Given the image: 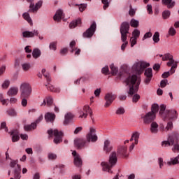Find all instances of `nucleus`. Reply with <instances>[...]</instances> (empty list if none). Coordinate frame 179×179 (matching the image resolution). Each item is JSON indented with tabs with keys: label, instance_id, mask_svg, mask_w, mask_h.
<instances>
[{
	"label": "nucleus",
	"instance_id": "39",
	"mask_svg": "<svg viewBox=\"0 0 179 179\" xmlns=\"http://www.w3.org/2000/svg\"><path fill=\"white\" fill-rule=\"evenodd\" d=\"M158 111H159V104L153 103L152 105L151 111L150 113H152V114H155V115H156V114H157Z\"/></svg>",
	"mask_w": 179,
	"mask_h": 179
},
{
	"label": "nucleus",
	"instance_id": "51",
	"mask_svg": "<svg viewBox=\"0 0 179 179\" xmlns=\"http://www.w3.org/2000/svg\"><path fill=\"white\" fill-rule=\"evenodd\" d=\"M125 113V109L122 107L118 108L116 110V114L117 115H122V114Z\"/></svg>",
	"mask_w": 179,
	"mask_h": 179
},
{
	"label": "nucleus",
	"instance_id": "37",
	"mask_svg": "<svg viewBox=\"0 0 179 179\" xmlns=\"http://www.w3.org/2000/svg\"><path fill=\"white\" fill-rule=\"evenodd\" d=\"M21 66L24 72H27L28 71H30V68H31V64L29 62H25L22 64Z\"/></svg>",
	"mask_w": 179,
	"mask_h": 179
},
{
	"label": "nucleus",
	"instance_id": "31",
	"mask_svg": "<svg viewBox=\"0 0 179 179\" xmlns=\"http://www.w3.org/2000/svg\"><path fill=\"white\" fill-rule=\"evenodd\" d=\"M11 136L13 142H17L20 139V137L19 136V133H17V130H13L11 131Z\"/></svg>",
	"mask_w": 179,
	"mask_h": 179
},
{
	"label": "nucleus",
	"instance_id": "40",
	"mask_svg": "<svg viewBox=\"0 0 179 179\" xmlns=\"http://www.w3.org/2000/svg\"><path fill=\"white\" fill-rule=\"evenodd\" d=\"M144 75L145 78H152L153 77V73L152 68H148L145 71Z\"/></svg>",
	"mask_w": 179,
	"mask_h": 179
},
{
	"label": "nucleus",
	"instance_id": "61",
	"mask_svg": "<svg viewBox=\"0 0 179 179\" xmlns=\"http://www.w3.org/2000/svg\"><path fill=\"white\" fill-rule=\"evenodd\" d=\"M136 40H138V39H136V38H133V37H131L130 38V45H131V48L134 47V45H136Z\"/></svg>",
	"mask_w": 179,
	"mask_h": 179
},
{
	"label": "nucleus",
	"instance_id": "41",
	"mask_svg": "<svg viewBox=\"0 0 179 179\" xmlns=\"http://www.w3.org/2000/svg\"><path fill=\"white\" fill-rule=\"evenodd\" d=\"M152 40L154 41V43H159V41H160V34L159 33V31H156L153 36H152Z\"/></svg>",
	"mask_w": 179,
	"mask_h": 179
},
{
	"label": "nucleus",
	"instance_id": "47",
	"mask_svg": "<svg viewBox=\"0 0 179 179\" xmlns=\"http://www.w3.org/2000/svg\"><path fill=\"white\" fill-rule=\"evenodd\" d=\"M172 152L173 153H178L179 152V143H173V145H172Z\"/></svg>",
	"mask_w": 179,
	"mask_h": 179
},
{
	"label": "nucleus",
	"instance_id": "16",
	"mask_svg": "<svg viewBox=\"0 0 179 179\" xmlns=\"http://www.w3.org/2000/svg\"><path fill=\"white\" fill-rule=\"evenodd\" d=\"M166 65L168 66H171L170 71H171V75H173V73H176V69H177V62L173 59V57L171 59H169V62H167Z\"/></svg>",
	"mask_w": 179,
	"mask_h": 179
},
{
	"label": "nucleus",
	"instance_id": "21",
	"mask_svg": "<svg viewBox=\"0 0 179 179\" xmlns=\"http://www.w3.org/2000/svg\"><path fill=\"white\" fill-rule=\"evenodd\" d=\"M41 6H43V1L41 0L38 2H37L35 5L31 3L29 6V10L31 12H37V10H38V9L41 8Z\"/></svg>",
	"mask_w": 179,
	"mask_h": 179
},
{
	"label": "nucleus",
	"instance_id": "6",
	"mask_svg": "<svg viewBox=\"0 0 179 179\" xmlns=\"http://www.w3.org/2000/svg\"><path fill=\"white\" fill-rule=\"evenodd\" d=\"M10 167L13 169L14 178L15 179L22 178V176H20V165L17 164V160H11L10 162Z\"/></svg>",
	"mask_w": 179,
	"mask_h": 179
},
{
	"label": "nucleus",
	"instance_id": "46",
	"mask_svg": "<svg viewBox=\"0 0 179 179\" xmlns=\"http://www.w3.org/2000/svg\"><path fill=\"white\" fill-rule=\"evenodd\" d=\"M110 69H111L112 75H116L117 73H118V68L114 66L113 64L110 65Z\"/></svg>",
	"mask_w": 179,
	"mask_h": 179
},
{
	"label": "nucleus",
	"instance_id": "7",
	"mask_svg": "<svg viewBox=\"0 0 179 179\" xmlns=\"http://www.w3.org/2000/svg\"><path fill=\"white\" fill-rule=\"evenodd\" d=\"M128 33H129V23L124 22L120 26L121 40H127Z\"/></svg>",
	"mask_w": 179,
	"mask_h": 179
},
{
	"label": "nucleus",
	"instance_id": "4",
	"mask_svg": "<svg viewBox=\"0 0 179 179\" xmlns=\"http://www.w3.org/2000/svg\"><path fill=\"white\" fill-rule=\"evenodd\" d=\"M21 92L20 97H30L31 94V86L28 83H22L20 86Z\"/></svg>",
	"mask_w": 179,
	"mask_h": 179
},
{
	"label": "nucleus",
	"instance_id": "18",
	"mask_svg": "<svg viewBox=\"0 0 179 179\" xmlns=\"http://www.w3.org/2000/svg\"><path fill=\"white\" fill-rule=\"evenodd\" d=\"M75 118V115L71 112H68L64 115V125H68V124H70V122H72V120Z\"/></svg>",
	"mask_w": 179,
	"mask_h": 179
},
{
	"label": "nucleus",
	"instance_id": "26",
	"mask_svg": "<svg viewBox=\"0 0 179 179\" xmlns=\"http://www.w3.org/2000/svg\"><path fill=\"white\" fill-rule=\"evenodd\" d=\"M45 120L46 122H54V120H55V114L48 112L45 114Z\"/></svg>",
	"mask_w": 179,
	"mask_h": 179
},
{
	"label": "nucleus",
	"instance_id": "3",
	"mask_svg": "<svg viewBox=\"0 0 179 179\" xmlns=\"http://www.w3.org/2000/svg\"><path fill=\"white\" fill-rule=\"evenodd\" d=\"M148 66H150V64L143 60H140L136 62L132 66V71L135 72V73H137V75H141V73H143L145 69Z\"/></svg>",
	"mask_w": 179,
	"mask_h": 179
},
{
	"label": "nucleus",
	"instance_id": "13",
	"mask_svg": "<svg viewBox=\"0 0 179 179\" xmlns=\"http://www.w3.org/2000/svg\"><path fill=\"white\" fill-rule=\"evenodd\" d=\"M88 144H89V141L83 138H76L74 140V145L75 146L78 148V149L85 148V146H87Z\"/></svg>",
	"mask_w": 179,
	"mask_h": 179
},
{
	"label": "nucleus",
	"instance_id": "56",
	"mask_svg": "<svg viewBox=\"0 0 179 179\" xmlns=\"http://www.w3.org/2000/svg\"><path fill=\"white\" fill-rule=\"evenodd\" d=\"M21 99H22L21 101L22 107H27V99L29 97H21Z\"/></svg>",
	"mask_w": 179,
	"mask_h": 179
},
{
	"label": "nucleus",
	"instance_id": "63",
	"mask_svg": "<svg viewBox=\"0 0 179 179\" xmlns=\"http://www.w3.org/2000/svg\"><path fill=\"white\" fill-rule=\"evenodd\" d=\"M48 159L50 160H55L57 159V155L54 153H49L48 154Z\"/></svg>",
	"mask_w": 179,
	"mask_h": 179
},
{
	"label": "nucleus",
	"instance_id": "22",
	"mask_svg": "<svg viewBox=\"0 0 179 179\" xmlns=\"http://www.w3.org/2000/svg\"><path fill=\"white\" fill-rule=\"evenodd\" d=\"M150 131L153 135L159 134V124L156 122H152L150 124Z\"/></svg>",
	"mask_w": 179,
	"mask_h": 179
},
{
	"label": "nucleus",
	"instance_id": "54",
	"mask_svg": "<svg viewBox=\"0 0 179 179\" xmlns=\"http://www.w3.org/2000/svg\"><path fill=\"white\" fill-rule=\"evenodd\" d=\"M140 99H141V95L136 94L133 96L132 101H133V103H138V101H139Z\"/></svg>",
	"mask_w": 179,
	"mask_h": 179
},
{
	"label": "nucleus",
	"instance_id": "29",
	"mask_svg": "<svg viewBox=\"0 0 179 179\" xmlns=\"http://www.w3.org/2000/svg\"><path fill=\"white\" fill-rule=\"evenodd\" d=\"M162 4L166 5L168 9H171V8H174L176 6V1L173 0H162Z\"/></svg>",
	"mask_w": 179,
	"mask_h": 179
},
{
	"label": "nucleus",
	"instance_id": "52",
	"mask_svg": "<svg viewBox=\"0 0 179 179\" xmlns=\"http://www.w3.org/2000/svg\"><path fill=\"white\" fill-rule=\"evenodd\" d=\"M152 36H153V34H152L150 31L145 33L143 37V41H145V40H147V38H150Z\"/></svg>",
	"mask_w": 179,
	"mask_h": 179
},
{
	"label": "nucleus",
	"instance_id": "57",
	"mask_svg": "<svg viewBox=\"0 0 179 179\" xmlns=\"http://www.w3.org/2000/svg\"><path fill=\"white\" fill-rule=\"evenodd\" d=\"M173 129V122H169L166 127H165V131H171Z\"/></svg>",
	"mask_w": 179,
	"mask_h": 179
},
{
	"label": "nucleus",
	"instance_id": "30",
	"mask_svg": "<svg viewBox=\"0 0 179 179\" xmlns=\"http://www.w3.org/2000/svg\"><path fill=\"white\" fill-rule=\"evenodd\" d=\"M166 164L168 166H176V164H179V156L171 158L170 161H169Z\"/></svg>",
	"mask_w": 179,
	"mask_h": 179
},
{
	"label": "nucleus",
	"instance_id": "12",
	"mask_svg": "<svg viewBox=\"0 0 179 179\" xmlns=\"http://www.w3.org/2000/svg\"><path fill=\"white\" fill-rule=\"evenodd\" d=\"M141 118L144 124H150L152 121H155L156 119V115L151 112H148L145 115L141 116Z\"/></svg>",
	"mask_w": 179,
	"mask_h": 179
},
{
	"label": "nucleus",
	"instance_id": "20",
	"mask_svg": "<svg viewBox=\"0 0 179 179\" xmlns=\"http://www.w3.org/2000/svg\"><path fill=\"white\" fill-rule=\"evenodd\" d=\"M76 42L75 41H72L70 43V51L71 52L73 53L75 55H79L80 54V49H78V48H76Z\"/></svg>",
	"mask_w": 179,
	"mask_h": 179
},
{
	"label": "nucleus",
	"instance_id": "25",
	"mask_svg": "<svg viewBox=\"0 0 179 179\" xmlns=\"http://www.w3.org/2000/svg\"><path fill=\"white\" fill-rule=\"evenodd\" d=\"M174 145V137L173 136H170L168 138L167 141H162V146H164V148L167 146H173Z\"/></svg>",
	"mask_w": 179,
	"mask_h": 179
},
{
	"label": "nucleus",
	"instance_id": "1",
	"mask_svg": "<svg viewBox=\"0 0 179 179\" xmlns=\"http://www.w3.org/2000/svg\"><path fill=\"white\" fill-rule=\"evenodd\" d=\"M125 83L129 87L128 94L132 96L138 92L139 89V85H141V78L136 76V75L129 76L125 80Z\"/></svg>",
	"mask_w": 179,
	"mask_h": 179
},
{
	"label": "nucleus",
	"instance_id": "10",
	"mask_svg": "<svg viewBox=\"0 0 179 179\" xmlns=\"http://www.w3.org/2000/svg\"><path fill=\"white\" fill-rule=\"evenodd\" d=\"M72 155L73 156V164L76 166V167H78V169H80L82 166L83 165V161L82 160V157H80V155L76 152V151H73Z\"/></svg>",
	"mask_w": 179,
	"mask_h": 179
},
{
	"label": "nucleus",
	"instance_id": "36",
	"mask_svg": "<svg viewBox=\"0 0 179 179\" xmlns=\"http://www.w3.org/2000/svg\"><path fill=\"white\" fill-rule=\"evenodd\" d=\"M22 17L29 24H33V20H31V17H30V14H29V13H24Z\"/></svg>",
	"mask_w": 179,
	"mask_h": 179
},
{
	"label": "nucleus",
	"instance_id": "64",
	"mask_svg": "<svg viewBox=\"0 0 179 179\" xmlns=\"http://www.w3.org/2000/svg\"><path fill=\"white\" fill-rule=\"evenodd\" d=\"M87 7V4L86 3L80 4L79 6L80 12H83V10H85Z\"/></svg>",
	"mask_w": 179,
	"mask_h": 179
},
{
	"label": "nucleus",
	"instance_id": "24",
	"mask_svg": "<svg viewBox=\"0 0 179 179\" xmlns=\"http://www.w3.org/2000/svg\"><path fill=\"white\" fill-rule=\"evenodd\" d=\"M64 17V12L62 10H57L55 14L53 19L55 22H61Z\"/></svg>",
	"mask_w": 179,
	"mask_h": 179
},
{
	"label": "nucleus",
	"instance_id": "55",
	"mask_svg": "<svg viewBox=\"0 0 179 179\" xmlns=\"http://www.w3.org/2000/svg\"><path fill=\"white\" fill-rule=\"evenodd\" d=\"M122 44L121 45V50L122 51H125V48H127V45H128V42L127 41V39L122 40Z\"/></svg>",
	"mask_w": 179,
	"mask_h": 179
},
{
	"label": "nucleus",
	"instance_id": "33",
	"mask_svg": "<svg viewBox=\"0 0 179 179\" xmlns=\"http://www.w3.org/2000/svg\"><path fill=\"white\" fill-rule=\"evenodd\" d=\"M52 103H54L52 98L51 96H48L43 100L41 106H45V104H48V106H51Z\"/></svg>",
	"mask_w": 179,
	"mask_h": 179
},
{
	"label": "nucleus",
	"instance_id": "34",
	"mask_svg": "<svg viewBox=\"0 0 179 179\" xmlns=\"http://www.w3.org/2000/svg\"><path fill=\"white\" fill-rule=\"evenodd\" d=\"M141 136V134L138 131H135L131 135L132 139L134 141V145H138V143L139 142V136Z\"/></svg>",
	"mask_w": 179,
	"mask_h": 179
},
{
	"label": "nucleus",
	"instance_id": "49",
	"mask_svg": "<svg viewBox=\"0 0 179 179\" xmlns=\"http://www.w3.org/2000/svg\"><path fill=\"white\" fill-rule=\"evenodd\" d=\"M49 48L52 51H57V42H51L49 45Z\"/></svg>",
	"mask_w": 179,
	"mask_h": 179
},
{
	"label": "nucleus",
	"instance_id": "2",
	"mask_svg": "<svg viewBox=\"0 0 179 179\" xmlns=\"http://www.w3.org/2000/svg\"><path fill=\"white\" fill-rule=\"evenodd\" d=\"M117 152H112L109 156L108 162H102L101 166H102L103 171H107L109 174H113L112 167H114L117 164Z\"/></svg>",
	"mask_w": 179,
	"mask_h": 179
},
{
	"label": "nucleus",
	"instance_id": "35",
	"mask_svg": "<svg viewBox=\"0 0 179 179\" xmlns=\"http://www.w3.org/2000/svg\"><path fill=\"white\" fill-rule=\"evenodd\" d=\"M166 111V105H161L160 106V110H159V115H161L162 118L166 119V115L167 113Z\"/></svg>",
	"mask_w": 179,
	"mask_h": 179
},
{
	"label": "nucleus",
	"instance_id": "8",
	"mask_svg": "<svg viewBox=\"0 0 179 179\" xmlns=\"http://www.w3.org/2000/svg\"><path fill=\"white\" fill-rule=\"evenodd\" d=\"M86 138L88 143L89 142H97L99 137L97 136V134H96V128L90 127V131L87 134Z\"/></svg>",
	"mask_w": 179,
	"mask_h": 179
},
{
	"label": "nucleus",
	"instance_id": "48",
	"mask_svg": "<svg viewBox=\"0 0 179 179\" xmlns=\"http://www.w3.org/2000/svg\"><path fill=\"white\" fill-rule=\"evenodd\" d=\"M171 15V13L170 12V10H166L162 13V17L163 19H169Z\"/></svg>",
	"mask_w": 179,
	"mask_h": 179
},
{
	"label": "nucleus",
	"instance_id": "9",
	"mask_svg": "<svg viewBox=\"0 0 179 179\" xmlns=\"http://www.w3.org/2000/svg\"><path fill=\"white\" fill-rule=\"evenodd\" d=\"M96 27L97 25L96 24V22H93L90 28H88L86 31L83 33V37L85 38H91V37H93V34H94V31H96Z\"/></svg>",
	"mask_w": 179,
	"mask_h": 179
},
{
	"label": "nucleus",
	"instance_id": "58",
	"mask_svg": "<svg viewBox=\"0 0 179 179\" xmlns=\"http://www.w3.org/2000/svg\"><path fill=\"white\" fill-rule=\"evenodd\" d=\"M7 114H8V115H10L11 117H15V115H16V110H15V109H9L7 111Z\"/></svg>",
	"mask_w": 179,
	"mask_h": 179
},
{
	"label": "nucleus",
	"instance_id": "32",
	"mask_svg": "<svg viewBox=\"0 0 179 179\" xmlns=\"http://www.w3.org/2000/svg\"><path fill=\"white\" fill-rule=\"evenodd\" d=\"M32 57L34 59H37V58H40L41 57V50L38 48H35L32 51Z\"/></svg>",
	"mask_w": 179,
	"mask_h": 179
},
{
	"label": "nucleus",
	"instance_id": "14",
	"mask_svg": "<svg viewBox=\"0 0 179 179\" xmlns=\"http://www.w3.org/2000/svg\"><path fill=\"white\" fill-rule=\"evenodd\" d=\"M166 117L168 120H171L172 121L176 120L177 117H178V114H177V110L174 109L166 110Z\"/></svg>",
	"mask_w": 179,
	"mask_h": 179
},
{
	"label": "nucleus",
	"instance_id": "50",
	"mask_svg": "<svg viewBox=\"0 0 179 179\" xmlns=\"http://www.w3.org/2000/svg\"><path fill=\"white\" fill-rule=\"evenodd\" d=\"M171 58H173V55L170 53H166L162 57V61H169Z\"/></svg>",
	"mask_w": 179,
	"mask_h": 179
},
{
	"label": "nucleus",
	"instance_id": "59",
	"mask_svg": "<svg viewBox=\"0 0 179 179\" xmlns=\"http://www.w3.org/2000/svg\"><path fill=\"white\" fill-rule=\"evenodd\" d=\"M176 33H177V31H176V29H174V27H171L169 30V36H176Z\"/></svg>",
	"mask_w": 179,
	"mask_h": 179
},
{
	"label": "nucleus",
	"instance_id": "15",
	"mask_svg": "<svg viewBox=\"0 0 179 179\" xmlns=\"http://www.w3.org/2000/svg\"><path fill=\"white\" fill-rule=\"evenodd\" d=\"M115 97L116 96L115 94H110V93L106 94V95L105 96L106 103H105L104 107H110L113 101L115 100Z\"/></svg>",
	"mask_w": 179,
	"mask_h": 179
},
{
	"label": "nucleus",
	"instance_id": "60",
	"mask_svg": "<svg viewBox=\"0 0 179 179\" xmlns=\"http://www.w3.org/2000/svg\"><path fill=\"white\" fill-rule=\"evenodd\" d=\"M166 85H169V80H167V79L162 80L160 82V87H166Z\"/></svg>",
	"mask_w": 179,
	"mask_h": 179
},
{
	"label": "nucleus",
	"instance_id": "28",
	"mask_svg": "<svg viewBox=\"0 0 179 179\" xmlns=\"http://www.w3.org/2000/svg\"><path fill=\"white\" fill-rule=\"evenodd\" d=\"M37 128V123L35 122L31 123V124H27L24 127V131H34V129H36Z\"/></svg>",
	"mask_w": 179,
	"mask_h": 179
},
{
	"label": "nucleus",
	"instance_id": "42",
	"mask_svg": "<svg viewBox=\"0 0 179 179\" xmlns=\"http://www.w3.org/2000/svg\"><path fill=\"white\" fill-rule=\"evenodd\" d=\"M9 86H10V80H6L3 82L2 85H1V88L3 90H6V89H8V87H9Z\"/></svg>",
	"mask_w": 179,
	"mask_h": 179
},
{
	"label": "nucleus",
	"instance_id": "23",
	"mask_svg": "<svg viewBox=\"0 0 179 179\" xmlns=\"http://www.w3.org/2000/svg\"><path fill=\"white\" fill-rule=\"evenodd\" d=\"M127 146L125 145H120L117 148V155L120 156H124V157H128V154H127Z\"/></svg>",
	"mask_w": 179,
	"mask_h": 179
},
{
	"label": "nucleus",
	"instance_id": "45",
	"mask_svg": "<svg viewBox=\"0 0 179 179\" xmlns=\"http://www.w3.org/2000/svg\"><path fill=\"white\" fill-rule=\"evenodd\" d=\"M130 26L131 27H138L139 26V21L134 18L131 19L130 21Z\"/></svg>",
	"mask_w": 179,
	"mask_h": 179
},
{
	"label": "nucleus",
	"instance_id": "43",
	"mask_svg": "<svg viewBox=\"0 0 179 179\" xmlns=\"http://www.w3.org/2000/svg\"><path fill=\"white\" fill-rule=\"evenodd\" d=\"M139 36H141V31L139 29H136L132 32V37L133 38H139Z\"/></svg>",
	"mask_w": 179,
	"mask_h": 179
},
{
	"label": "nucleus",
	"instance_id": "19",
	"mask_svg": "<svg viewBox=\"0 0 179 179\" xmlns=\"http://www.w3.org/2000/svg\"><path fill=\"white\" fill-rule=\"evenodd\" d=\"M113 145H111V143L110 142V141L108 140H106L104 141V144H103V152H105V153H110V152H111L113 149Z\"/></svg>",
	"mask_w": 179,
	"mask_h": 179
},
{
	"label": "nucleus",
	"instance_id": "27",
	"mask_svg": "<svg viewBox=\"0 0 179 179\" xmlns=\"http://www.w3.org/2000/svg\"><path fill=\"white\" fill-rule=\"evenodd\" d=\"M19 93V88L17 87H11L7 92L8 96H17Z\"/></svg>",
	"mask_w": 179,
	"mask_h": 179
},
{
	"label": "nucleus",
	"instance_id": "44",
	"mask_svg": "<svg viewBox=\"0 0 179 179\" xmlns=\"http://www.w3.org/2000/svg\"><path fill=\"white\" fill-rule=\"evenodd\" d=\"M48 90H50V92H55V93H59L61 92V90L59 88H55L54 85H48Z\"/></svg>",
	"mask_w": 179,
	"mask_h": 179
},
{
	"label": "nucleus",
	"instance_id": "53",
	"mask_svg": "<svg viewBox=\"0 0 179 179\" xmlns=\"http://www.w3.org/2000/svg\"><path fill=\"white\" fill-rule=\"evenodd\" d=\"M101 2L103 5V8L106 10V9L110 6V2H108V0H101Z\"/></svg>",
	"mask_w": 179,
	"mask_h": 179
},
{
	"label": "nucleus",
	"instance_id": "11",
	"mask_svg": "<svg viewBox=\"0 0 179 179\" xmlns=\"http://www.w3.org/2000/svg\"><path fill=\"white\" fill-rule=\"evenodd\" d=\"M79 114V118H87V114L92 115L93 114V111L92 110V108H90V106H85L83 110H80Z\"/></svg>",
	"mask_w": 179,
	"mask_h": 179
},
{
	"label": "nucleus",
	"instance_id": "17",
	"mask_svg": "<svg viewBox=\"0 0 179 179\" xmlns=\"http://www.w3.org/2000/svg\"><path fill=\"white\" fill-rule=\"evenodd\" d=\"M22 36L24 38H30L31 37H34L36 36H38V30L34 29V31H25L22 32Z\"/></svg>",
	"mask_w": 179,
	"mask_h": 179
},
{
	"label": "nucleus",
	"instance_id": "5",
	"mask_svg": "<svg viewBox=\"0 0 179 179\" xmlns=\"http://www.w3.org/2000/svg\"><path fill=\"white\" fill-rule=\"evenodd\" d=\"M48 134L50 136H55L54 143L58 145L62 142V133L57 129H50L48 131Z\"/></svg>",
	"mask_w": 179,
	"mask_h": 179
},
{
	"label": "nucleus",
	"instance_id": "62",
	"mask_svg": "<svg viewBox=\"0 0 179 179\" xmlns=\"http://www.w3.org/2000/svg\"><path fill=\"white\" fill-rule=\"evenodd\" d=\"M108 72H109V69L108 66H106L105 67L102 68L101 73H103V75H107Z\"/></svg>",
	"mask_w": 179,
	"mask_h": 179
},
{
	"label": "nucleus",
	"instance_id": "38",
	"mask_svg": "<svg viewBox=\"0 0 179 179\" xmlns=\"http://www.w3.org/2000/svg\"><path fill=\"white\" fill-rule=\"evenodd\" d=\"M80 23H82V20L80 19H78L76 21H72L70 24H69V27L71 29H75V27H76V26L80 24Z\"/></svg>",
	"mask_w": 179,
	"mask_h": 179
}]
</instances>
